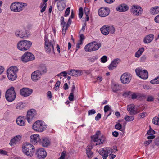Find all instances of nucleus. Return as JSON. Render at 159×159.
Returning <instances> with one entry per match:
<instances>
[{"mask_svg": "<svg viewBox=\"0 0 159 159\" xmlns=\"http://www.w3.org/2000/svg\"><path fill=\"white\" fill-rule=\"evenodd\" d=\"M158 78H159L158 77H157L156 78H154V79L150 81L151 83L153 84H159V80H157V79H158Z\"/></svg>", "mask_w": 159, "mask_h": 159, "instance_id": "42", "label": "nucleus"}, {"mask_svg": "<svg viewBox=\"0 0 159 159\" xmlns=\"http://www.w3.org/2000/svg\"><path fill=\"white\" fill-rule=\"evenodd\" d=\"M57 6L59 11H62L64 10L65 7V4L62 1H60L57 2Z\"/></svg>", "mask_w": 159, "mask_h": 159, "instance_id": "31", "label": "nucleus"}, {"mask_svg": "<svg viewBox=\"0 0 159 159\" xmlns=\"http://www.w3.org/2000/svg\"><path fill=\"white\" fill-rule=\"evenodd\" d=\"M83 9L82 7H80L79 9V18L81 19L83 15Z\"/></svg>", "mask_w": 159, "mask_h": 159, "instance_id": "47", "label": "nucleus"}, {"mask_svg": "<svg viewBox=\"0 0 159 159\" xmlns=\"http://www.w3.org/2000/svg\"><path fill=\"white\" fill-rule=\"evenodd\" d=\"M152 121L154 124L159 125V117H154L152 119Z\"/></svg>", "mask_w": 159, "mask_h": 159, "instance_id": "40", "label": "nucleus"}, {"mask_svg": "<svg viewBox=\"0 0 159 159\" xmlns=\"http://www.w3.org/2000/svg\"><path fill=\"white\" fill-rule=\"evenodd\" d=\"M47 4L45 3H43L41 4V7L42 8V9L40 11L41 12H43L45 11L47 7Z\"/></svg>", "mask_w": 159, "mask_h": 159, "instance_id": "41", "label": "nucleus"}, {"mask_svg": "<svg viewBox=\"0 0 159 159\" xmlns=\"http://www.w3.org/2000/svg\"><path fill=\"white\" fill-rule=\"evenodd\" d=\"M128 9V6L125 4H122L119 5L116 8L117 11L121 12H125Z\"/></svg>", "mask_w": 159, "mask_h": 159, "instance_id": "22", "label": "nucleus"}, {"mask_svg": "<svg viewBox=\"0 0 159 159\" xmlns=\"http://www.w3.org/2000/svg\"><path fill=\"white\" fill-rule=\"evenodd\" d=\"M32 93V90L28 88H23L20 90L21 95L24 97L30 95Z\"/></svg>", "mask_w": 159, "mask_h": 159, "instance_id": "20", "label": "nucleus"}, {"mask_svg": "<svg viewBox=\"0 0 159 159\" xmlns=\"http://www.w3.org/2000/svg\"><path fill=\"white\" fill-rule=\"evenodd\" d=\"M41 143L43 146L46 147L50 144V142L47 138H43L42 139Z\"/></svg>", "mask_w": 159, "mask_h": 159, "instance_id": "32", "label": "nucleus"}, {"mask_svg": "<svg viewBox=\"0 0 159 159\" xmlns=\"http://www.w3.org/2000/svg\"><path fill=\"white\" fill-rule=\"evenodd\" d=\"M35 59V57L31 53L29 52H25L24 54L21 57V61L23 62L32 61Z\"/></svg>", "mask_w": 159, "mask_h": 159, "instance_id": "12", "label": "nucleus"}, {"mask_svg": "<svg viewBox=\"0 0 159 159\" xmlns=\"http://www.w3.org/2000/svg\"><path fill=\"white\" fill-rule=\"evenodd\" d=\"M92 46L93 51H94L98 50L101 46L100 43H97L95 42H93L92 43Z\"/></svg>", "mask_w": 159, "mask_h": 159, "instance_id": "33", "label": "nucleus"}, {"mask_svg": "<svg viewBox=\"0 0 159 159\" xmlns=\"http://www.w3.org/2000/svg\"><path fill=\"white\" fill-rule=\"evenodd\" d=\"M84 49L86 51L91 52L93 51L92 43H89L86 45Z\"/></svg>", "mask_w": 159, "mask_h": 159, "instance_id": "36", "label": "nucleus"}, {"mask_svg": "<svg viewBox=\"0 0 159 159\" xmlns=\"http://www.w3.org/2000/svg\"><path fill=\"white\" fill-rule=\"evenodd\" d=\"M102 33L104 35H107L109 34H112L115 32V29L112 25H104L100 29Z\"/></svg>", "mask_w": 159, "mask_h": 159, "instance_id": "8", "label": "nucleus"}, {"mask_svg": "<svg viewBox=\"0 0 159 159\" xmlns=\"http://www.w3.org/2000/svg\"><path fill=\"white\" fill-rule=\"evenodd\" d=\"M36 155L39 159H44L46 156L47 153L44 149L40 148L37 150Z\"/></svg>", "mask_w": 159, "mask_h": 159, "instance_id": "18", "label": "nucleus"}, {"mask_svg": "<svg viewBox=\"0 0 159 159\" xmlns=\"http://www.w3.org/2000/svg\"><path fill=\"white\" fill-rule=\"evenodd\" d=\"M36 114V111L34 109H31L28 111L27 115V119L29 123H30L32 120L35 118Z\"/></svg>", "mask_w": 159, "mask_h": 159, "instance_id": "16", "label": "nucleus"}, {"mask_svg": "<svg viewBox=\"0 0 159 159\" xmlns=\"http://www.w3.org/2000/svg\"><path fill=\"white\" fill-rule=\"evenodd\" d=\"M70 7H68L66 9V10L64 16L65 17H67L69 14L70 13Z\"/></svg>", "mask_w": 159, "mask_h": 159, "instance_id": "51", "label": "nucleus"}, {"mask_svg": "<svg viewBox=\"0 0 159 159\" xmlns=\"http://www.w3.org/2000/svg\"><path fill=\"white\" fill-rule=\"evenodd\" d=\"M74 93H71L69 96V100L71 101H73L74 100Z\"/></svg>", "mask_w": 159, "mask_h": 159, "instance_id": "55", "label": "nucleus"}, {"mask_svg": "<svg viewBox=\"0 0 159 159\" xmlns=\"http://www.w3.org/2000/svg\"><path fill=\"white\" fill-rule=\"evenodd\" d=\"M15 35L17 37L22 38L27 36V32L24 29L16 30L15 32Z\"/></svg>", "mask_w": 159, "mask_h": 159, "instance_id": "21", "label": "nucleus"}, {"mask_svg": "<svg viewBox=\"0 0 159 159\" xmlns=\"http://www.w3.org/2000/svg\"><path fill=\"white\" fill-rule=\"evenodd\" d=\"M135 71L137 76L141 79H146L148 78V75L147 70H143L140 68H137Z\"/></svg>", "mask_w": 159, "mask_h": 159, "instance_id": "10", "label": "nucleus"}, {"mask_svg": "<svg viewBox=\"0 0 159 159\" xmlns=\"http://www.w3.org/2000/svg\"><path fill=\"white\" fill-rule=\"evenodd\" d=\"M22 137V136L21 135H19L15 136L11 140L9 144L11 146L19 143L21 141Z\"/></svg>", "mask_w": 159, "mask_h": 159, "instance_id": "17", "label": "nucleus"}, {"mask_svg": "<svg viewBox=\"0 0 159 159\" xmlns=\"http://www.w3.org/2000/svg\"><path fill=\"white\" fill-rule=\"evenodd\" d=\"M98 15L101 17H105L108 16L110 12V9L107 7H101L98 10Z\"/></svg>", "mask_w": 159, "mask_h": 159, "instance_id": "15", "label": "nucleus"}, {"mask_svg": "<svg viewBox=\"0 0 159 159\" xmlns=\"http://www.w3.org/2000/svg\"><path fill=\"white\" fill-rule=\"evenodd\" d=\"M111 153L115 152L117 151V147L116 146H114L113 147V149L111 148Z\"/></svg>", "mask_w": 159, "mask_h": 159, "instance_id": "63", "label": "nucleus"}, {"mask_svg": "<svg viewBox=\"0 0 159 159\" xmlns=\"http://www.w3.org/2000/svg\"><path fill=\"white\" fill-rule=\"evenodd\" d=\"M25 107V105L22 103H18L16 106V109L20 110L22 109Z\"/></svg>", "mask_w": 159, "mask_h": 159, "instance_id": "38", "label": "nucleus"}, {"mask_svg": "<svg viewBox=\"0 0 159 159\" xmlns=\"http://www.w3.org/2000/svg\"><path fill=\"white\" fill-rule=\"evenodd\" d=\"M112 134L113 136L115 137H117L119 135V133L118 132L116 131H115L112 132Z\"/></svg>", "mask_w": 159, "mask_h": 159, "instance_id": "61", "label": "nucleus"}, {"mask_svg": "<svg viewBox=\"0 0 159 159\" xmlns=\"http://www.w3.org/2000/svg\"><path fill=\"white\" fill-rule=\"evenodd\" d=\"M154 98L152 96H148L146 100L148 102H152L153 101Z\"/></svg>", "mask_w": 159, "mask_h": 159, "instance_id": "49", "label": "nucleus"}, {"mask_svg": "<svg viewBox=\"0 0 159 159\" xmlns=\"http://www.w3.org/2000/svg\"><path fill=\"white\" fill-rule=\"evenodd\" d=\"M120 59L117 58L114 60L109 66L108 68L110 70H112L114 68L116 67L118 64L120 62Z\"/></svg>", "mask_w": 159, "mask_h": 159, "instance_id": "24", "label": "nucleus"}, {"mask_svg": "<svg viewBox=\"0 0 159 159\" xmlns=\"http://www.w3.org/2000/svg\"><path fill=\"white\" fill-rule=\"evenodd\" d=\"M66 23L64 21V18L63 16H62L61 18V25L65 26Z\"/></svg>", "mask_w": 159, "mask_h": 159, "instance_id": "56", "label": "nucleus"}, {"mask_svg": "<svg viewBox=\"0 0 159 159\" xmlns=\"http://www.w3.org/2000/svg\"><path fill=\"white\" fill-rule=\"evenodd\" d=\"M66 152L63 151L61 154L60 157L58 159H64L65 156Z\"/></svg>", "mask_w": 159, "mask_h": 159, "instance_id": "53", "label": "nucleus"}, {"mask_svg": "<svg viewBox=\"0 0 159 159\" xmlns=\"http://www.w3.org/2000/svg\"><path fill=\"white\" fill-rule=\"evenodd\" d=\"M82 72L81 70H71L68 71L67 73L68 75L72 76L77 77L80 76L82 75Z\"/></svg>", "mask_w": 159, "mask_h": 159, "instance_id": "23", "label": "nucleus"}, {"mask_svg": "<svg viewBox=\"0 0 159 159\" xmlns=\"http://www.w3.org/2000/svg\"><path fill=\"white\" fill-rule=\"evenodd\" d=\"M144 51V48L143 47L140 48L135 53V56L137 58H139Z\"/></svg>", "mask_w": 159, "mask_h": 159, "instance_id": "34", "label": "nucleus"}, {"mask_svg": "<svg viewBox=\"0 0 159 159\" xmlns=\"http://www.w3.org/2000/svg\"><path fill=\"white\" fill-rule=\"evenodd\" d=\"M154 38V35L153 34L147 35L143 39V42L146 44L149 43L152 41Z\"/></svg>", "mask_w": 159, "mask_h": 159, "instance_id": "25", "label": "nucleus"}, {"mask_svg": "<svg viewBox=\"0 0 159 159\" xmlns=\"http://www.w3.org/2000/svg\"><path fill=\"white\" fill-rule=\"evenodd\" d=\"M143 9L140 6L135 5H133L131 9V12L133 15L135 16H140L143 12Z\"/></svg>", "mask_w": 159, "mask_h": 159, "instance_id": "13", "label": "nucleus"}, {"mask_svg": "<svg viewBox=\"0 0 159 159\" xmlns=\"http://www.w3.org/2000/svg\"><path fill=\"white\" fill-rule=\"evenodd\" d=\"M155 143L156 145L159 146V137L156 139Z\"/></svg>", "mask_w": 159, "mask_h": 159, "instance_id": "64", "label": "nucleus"}, {"mask_svg": "<svg viewBox=\"0 0 159 159\" xmlns=\"http://www.w3.org/2000/svg\"><path fill=\"white\" fill-rule=\"evenodd\" d=\"M147 136V139L149 140H151L155 138V136L153 135H148Z\"/></svg>", "mask_w": 159, "mask_h": 159, "instance_id": "59", "label": "nucleus"}, {"mask_svg": "<svg viewBox=\"0 0 159 159\" xmlns=\"http://www.w3.org/2000/svg\"><path fill=\"white\" fill-rule=\"evenodd\" d=\"M91 138L92 142H96L95 145L102 144L106 140L105 137L101 134L100 131H97L94 135L91 136Z\"/></svg>", "mask_w": 159, "mask_h": 159, "instance_id": "1", "label": "nucleus"}, {"mask_svg": "<svg viewBox=\"0 0 159 159\" xmlns=\"http://www.w3.org/2000/svg\"><path fill=\"white\" fill-rule=\"evenodd\" d=\"M35 150L34 146L29 143H25L22 147V150L24 153L30 157L33 155Z\"/></svg>", "mask_w": 159, "mask_h": 159, "instance_id": "2", "label": "nucleus"}, {"mask_svg": "<svg viewBox=\"0 0 159 159\" xmlns=\"http://www.w3.org/2000/svg\"><path fill=\"white\" fill-rule=\"evenodd\" d=\"M18 69L16 66H11L8 69L7 71V75L8 79L11 81L15 80L16 78V73Z\"/></svg>", "mask_w": 159, "mask_h": 159, "instance_id": "5", "label": "nucleus"}, {"mask_svg": "<svg viewBox=\"0 0 159 159\" xmlns=\"http://www.w3.org/2000/svg\"><path fill=\"white\" fill-rule=\"evenodd\" d=\"M41 140L40 137L38 134H34L30 137V141L31 142L37 143Z\"/></svg>", "mask_w": 159, "mask_h": 159, "instance_id": "26", "label": "nucleus"}, {"mask_svg": "<svg viewBox=\"0 0 159 159\" xmlns=\"http://www.w3.org/2000/svg\"><path fill=\"white\" fill-rule=\"evenodd\" d=\"M94 145V144H93V145L91 144L90 145L88 146L86 148V153L89 157H91L93 154L91 150L93 148V146Z\"/></svg>", "mask_w": 159, "mask_h": 159, "instance_id": "29", "label": "nucleus"}, {"mask_svg": "<svg viewBox=\"0 0 159 159\" xmlns=\"http://www.w3.org/2000/svg\"><path fill=\"white\" fill-rule=\"evenodd\" d=\"M101 115L100 113H98L96 116L95 118V119L96 121H98L101 118Z\"/></svg>", "mask_w": 159, "mask_h": 159, "instance_id": "60", "label": "nucleus"}, {"mask_svg": "<svg viewBox=\"0 0 159 159\" xmlns=\"http://www.w3.org/2000/svg\"><path fill=\"white\" fill-rule=\"evenodd\" d=\"M42 75V73H41L40 71L37 70L31 74V79L34 81H37L41 78Z\"/></svg>", "mask_w": 159, "mask_h": 159, "instance_id": "19", "label": "nucleus"}, {"mask_svg": "<svg viewBox=\"0 0 159 159\" xmlns=\"http://www.w3.org/2000/svg\"><path fill=\"white\" fill-rule=\"evenodd\" d=\"M96 112L94 109H92L89 110L88 111L89 115H92L93 114H94Z\"/></svg>", "mask_w": 159, "mask_h": 159, "instance_id": "54", "label": "nucleus"}, {"mask_svg": "<svg viewBox=\"0 0 159 159\" xmlns=\"http://www.w3.org/2000/svg\"><path fill=\"white\" fill-rule=\"evenodd\" d=\"M45 47L47 52L50 53L52 52L54 53V46L53 43L49 41L46 36H45L44 38Z\"/></svg>", "mask_w": 159, "mask_h": 159, "instance_id": "9", "label": "nucleus"}, {"mask_svg": "<svg viewBox=\"0 0 159 159\" xmlns=\"http://www.w3.org/2000/svg\"><path fill=\"white\" fill-rule=\"evenodd\" d=\"M60 84L61 82L59 81H58L56 82L54 87V89L55 90H57L58 89V88H57V87H59Z\"/></svg>", "mask_w": 159, "mask_h": 159, "instance_id": "52", "label": "nucleus"}, {"mask_svg": "<svg viewBox=\"0 0 159 159\" xmlns=\"http://www.w3.org/2000/svg\"><path fill=\"white\" fill-rule=\"evenodd\" d=\"M111 88L113 91L114 92L120 90V88L119 85L118 84H113Z\"/></svg>", "mask_w": 159, "mask_h": 159, "instance_id": "35", "label": "nucleus"}, {"mask_svg": "<svg viewBox=\"0 0 159 159\" xmlns=\"http://www.w3.org/2000/svg\"><path fill=\"white\" fill-rule=\"evenodd\" d=\"M155 134V131L153 130L150 126V129L148 130L146 134L147 135H154Z\"/></svg>", "mask_w": 159, "mask_h": 159, "instance_id": "44", "label": "nucleus"}, {"mask_svg": "<svg viewBox=\"0 0 159 159\" xmlns=\"http://www.w3.org/2000/svg\"><path fill=\"white\" fill-rule=\"evenodd\" d=\"M115 128L116 129L119 130L121 131H123L122 129V125L120 123H118L116 124L115 125Z\"/></svg>", "mask_w": 159, "mask_h": 159, "instance_id": "43", "label": "nucleus"}, {"mask_svg": "<svg viewBox=\"0 0 159 159\" xmlns=\"http://www.w3.org/2000/svg\"><path fill=\"white\" fill-rule=\"evenodd\" d=\"M16 97V94L13 87H11L6 92L5 98L8 102L13 101Z\"/></svg>", "mask_w": 159, "mask_h": 159, "instance_id": "6", "label": "nucleus"}, {"mask_svg": "<svg viewBox=\"0 0 159 159\" xmlns=\"http://www.w3.org/2000/svg\"><path fill=\"white\" fill-rule=\"evenodd\" d=\"M130 93L131 92L130 91L124 92L123 94V96L125 97H128L130 94Z\"/></svg>", "mask_w": 159, "mask_h": 159, "instance_id": "58", "label": "nucleus"}, {"mask_svg": "<svg viewBox=\"0 0 159 159\" xmlns=\"http://www.w3.org/2000/svg\"><path fill=\"white\" fill-rule=\"evenodd\" d=\"M127 110L130 114L134 115L136 114L137 112L135 110V106L134 104H131L128 106Z\"/></svg>", "mask_w": 159, "mask_h": 159, "instance_id": "28", "label": "nucleus"}, {"mask_svg": "<svg viewBox=\"0 0 159 159\" xmlns=\"http://www.w3.org/2000/svg\"><path fill=\"white\" fill-rule=\"evenodd\" d=\"M150 12L152 15H155L159 13V7L155 6L152 7L150 10Z\"/></svg>", "mask_w": 159, "mask_h": 159, "instance_id": "30", "label": "nucleus"}, {"mask_svg": "<svg viewBox=\"0 0 159 159\" xmlns=\"http://www.w3.org/2000/svg\"><path fill=\"white\" fill-rule=\"evenodd\" d=\"M84 11L85 14L86 16V21H88L89 20V17L88 16V12L89 10L88 8H85Z\"/></svg>", "mask_w": 159, "mask_h": 159, "instance_id": "48", "label": "nucleus"}, {"mask_svg": "<svg viewBox=\"0 0 159 159\" xmlns=\"http://www.w3.org/2000/svg\"><path fill=\"white\" fill-rule=\"evenodd\" d=\"M110 108V107L108 105H107L104 107V111L105 112H106L108 111Z\"/></svg>", "mask_w": 159, "mask_h": 159, "instance_id": "57", "label": "nucleus"}, {"mask_svg": "<svg viewBox=\"0 0 159 159\" xmlns=\"http://www.w3.org/2000/svg\"><path fill=\"white\" fill-rule=\"evenodd\" d=\"M27 6L25 3L15 2L11 5L10 9L13 11L14 12H20Z\"/></svg>", "mask_w": 159, "mask_h": 159, "instance_id": "4", "label": "nucleus"}, {"mask_svg": "<svg viewBox=\"0 0 159 159\" xmlns=\"http://www.w3.org/2000/svg\"><path fill=\"white\" fill-rule=\"evenodd\" d=\"M38 71H40L41 73H45L47 72V69L45 66H43Z\"/></svg>", "mask_w": 159, "mask_h": 159, "instance_id": "39", "label": "nucleus"}, {"mask_svg": "<svg viewBox=\"0 0 159 159\" xmlns=\"http://www.w3.org/2000/svg\"><path fill=\"white\" fill-rule=\"evenodd\" d=\"M102 63H105L107 61V57L106 56H103L101 59Z\"/></svg>", "mask_w": 159, "mask_h": 159, "instance_id": "50", "label": "nucleus"}, {"mask_svg": "<svg viewBox=\"0 0 159 159\" xmlns=\"http://www.w3.org/2000/svg\"><path fill=\"white\" fill-rule=\"evenodd\" d=\"M124 119H125L127 121H131L134 120V117L133 116L126 115Z\"/></svg>", "mask_w": 159, "mask_h": 159, "instance_id": "37", "label": "nucleus"}, {"mask_svg": "<svg viewBox=\"0 0 159 159\" xmlns=\"http://www.w3.org/2000/svg\"><path fill=\"white\" fill-rule=\"evenodd\" d=\"M98 58V57L97 56H93L90 57L89 59L88 60L89 61L93 62L95 61V60H96Z\"/></svg>", "mask_w": 159, "mask_h": 159, "instance_id": "46", "label": "nucleus"}, {"mask_svg": "<svg viewBox=\"0 0 159 159\" xmlns=\"http://www.w3.org/2000/svg\"><path fill=\"white\" fill-rule=\"evenodd\" d=\"M111 148H104L100 149L98 151L99 154L102 156L103 159H106L108 155L111 153Z\"/></svg>", "mask_w": 159, "mask_h": 159, "instance_id": "14", "label": "nucleus"}, {"mask_svg": "<svg viewBox=\"0 0 159 159\" xmlns=\"http://www.w3.org/2000/svg\"><path fill=\"white\" fill-rule=\"evenodd\" d=\"M132 77V75L129 73L128 72L124 73L121 76V81L123 84H129L131 80Z\"/></svg>", "mask_w": 159, "mask_h": 159, "instance_id": "11", "label": "nucleus"}, {"mask_svg": "<svg viewBox=\"0 0 159 159\" xmlns=\"http://www.w3.org/2000/svg\"><path fill=\"white\" fill-rule=\"evenodd\" d=\"M154 21L157 23H159V15H157L155 17Z\"/></svg>", "mask_w": 159, "mask_h": 159, "instance_id": "62", "label": "nucleus"}, {"mask_svg": "<svg viewBox=\"0 0 159 159\" xmlns=\"http://www.w3.org/2000/svg\"><path fill=\"white\" fill-rule=\"evenodd\" d=\"M16 122L18 125L23 126L25 125V119L23 116H20L17 118Z\"/></svg>", "mask_w": 159, "mask_h": 159, "instance_id": "27", "label": "nucleus"}, {"mask_svg": "<svg viewBox=\"0 0 159 159\" xmlns=\"http://www.w3.org/2000/svg\"><path fill=\"white\" fill-rule=\"evenodd\" d=\"M32 44L31 41L23 40L19 41L17 44V48L21 51H25L30 49Z\"/></svg>", "mask_w": 159, "mask_h": 159, "instance_id": "3", "label": "nucleus"}, {"mask_svg": "<svg viewBox=\"0 0 159 159\" xmlns=\"http://www.w3.org/2000/svg\"><path fill=\"white\" fill-rule=\"evenodd\" d=\"M147 115V114L146 112H143L140 113L138 115V117L141 118H143Z\"/></svg>", "mask_w": 159, "mask_h": 159, "instance_id": "45", "label": "nucleus"}, {"mask_svg": "<svg viewBox=\"0 0 159 159\" xmlns=\"http://www.w3.org/2000/svg\"><path fill=\"white\" fill-rule=\"evenodd\" d=\"M47 127L45 123L41 121L38 120L35 122L33 125V129L35 131L42 132L44 131Z\"/></svg>", "mask_w": 159, "mask_h": 159, "instance_id": "7", "label": "nucleus"}]
</instances>
